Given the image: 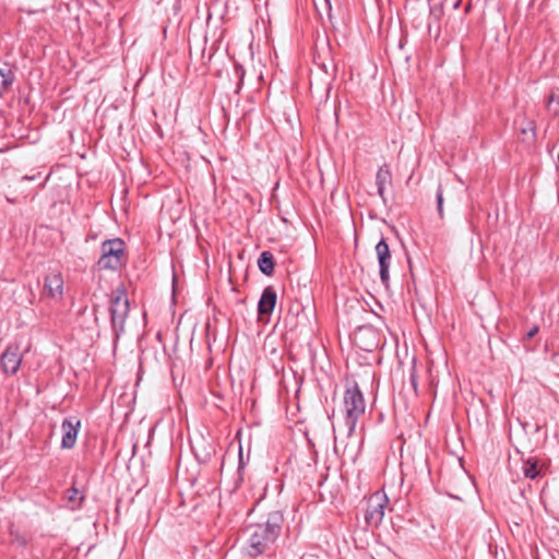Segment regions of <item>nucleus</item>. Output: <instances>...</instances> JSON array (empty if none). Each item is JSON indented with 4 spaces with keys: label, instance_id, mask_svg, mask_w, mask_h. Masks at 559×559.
Segmentation results:
<instances>
[{
    "label": "nucleus",
    "instance_id": "obj_14",
    "mask_svg": "<svg viewBox=\"0 0 559 559\" xmlns=\"http://www.w3.org/2000/svg\"><path fill=\"white\" fill-rule=\"evenodd\" d=\"M67 507L71 510H76L81 507L84 495L75 487H71L66 493Z\"/></svg>",
    "mask_w": 559,
    "mask_h": 559
},
{
    "label": "nucleus",
    "instance_id": "obj_15",
    "mask_svg": "<svg viewBox=\"0 0 559 559\" xmlns=\"http://www.w3.org/2000/svg\"><path fill=\"white\" fill-rule=\"evenodd\" d=\"M523 141L534 142L536 139V124L533 120L524 119L520 128Z\"/></svg>",
    "mask_w": 559,
    "mask_h": 559
},
{
    "label": "nucleus",
    "instance_id": "obj_19",
    "mask_svg": "<svg viewBox=\"0 0 559 559\" xmlns=\"http://www.w3.org/2000/svg\"><path fill=\"white\" fill-rule=\"evenodd\" d=\"M242 469H243L242 449H241V447H239V464H238V469H237V479L235 480L234 489L238 488L239 485L243 480Z\"/></svg>",
    "mask_w": 559,
    "mask_h": 559
},
{
    "label": "nucleus",
    "instance_id": "obj_8",
    "mask_svg": "<svg viewBox=\"0 0 559 559\" xmlns=\"http://www.w3.org/2000/svg\"><path fill=\"white\" fill-rule=\"evenodd\" d=\"M81 428V420L75 417L64 418L61 424L62 449H72L75 445L79 430Z\"/></svg>",
    "mask_w": 559,
    "mask_h": 559
},
{
    "label": "nucleus",
    "instance_id": "obj_22",
    "mask_svg": "<svg viewBox=\"0 0 559 559\" xmlns=\"http://www.w3.org/2000/svg\"><path fill=\"white\" fill-rule=\"evenodd\" d=\"M234 72L235 75L239 79V84H241L246 73L245 68L240 63H235ZM238 87H240V85H238Z\"/></svg>",
    "mask_w": 559,
    "mask_h": 559
},
{
    "label": "nucleus",
    "instance_id": "obj_23",
    "mask_svg": "<svg viewBox=\"0 0 559 559\" xmlns=\"http://www.w3.org/2000/svg\"><path fill=\"white\" fill-rule=\"evenodd\" d=\"M538 330L539 329L537 325L533 326L530 331H527L526 338L532 340L537 334Z\"/></svg>",
    "mask_w": 559,
    "mask_h": 559
},
{
    "label": "nucleus",
    "instance_id": "obj_10",
    "mask_svg": "<svg viewBox=\"0 0 559 559\" xmlns=\"http://www.w3.org/2000/svg\"><path fill=\"white\" fill-rule=\"evenodd\" d=\"M21 356L19 354L17 348H13L12 346H9L5 352L1 355L0 364L2 367V370L5 373H15L21 365Z\"/></svg>",
    "mask_w": 559,
    "mask_h": 559
},
{
    "label": "nucleus",
    "instance_id": "obj_2",
    "mask_svg": "<svg viewBox=\"0 0 559 559\" xmlns=\"http://www.w3.org/2000/svg\"><path fill=\"white\" fill-rule=\"evenodd\" d=\"M343 402L345 408L344 425L347 436L350 437L355 432L358 419L366 411L364 394L356 382L346 386Z\"/></svg>",
    "mask_w": 559,
    "mask_h": 559
},
{
    "label": "nucleus",
    "instance_id": "obj_18",
    "mask_svg": "<svg viewBox=\"0 0 559 559\" xmlns=\"http://www.w3.org/2000/svg\"><path fill=\"white\" fill-rule=\"evenodd\" d=\"M409 384L415 395L418 393V376L416 370V359H413V364L409 370Z\"/></svg>",
    "mask_w": 559,
    "mask_h": 559
},
{
    "label": "nucleus",
    "instance_id": "obj_27",
    "mask_svg": "<svg viewBox=\"0 0 559 559\" xmlns=\"http://www.w3.org/2000/svg\"><path fill=\"white\" fill-rule=\"evenodd\" d=\"M23 179H26V180H33V179H34V177H33V176H32V177L24 176V177H23Z\"/></svg>",
    "mask_w": 559,
    "mask_h": 559
},
{
    "label": "nucleus",
    "instance_id": "obj_11",
    "mask_svg": "<svg viewBox=\"0 0 559 559\" xmlns=\"http://www.w3.org/2000/svg\"><path fill=\"white\" fill-rule=\"evenodd\" d=\"M277 295L272 286H267L263 289L260 300L258 302V313L260 316H270L276 305Z\"/></svg>",
    "mask_w": 559,
    "mask_h": 559
},
{
    "label": "nucleus",
    "instance_id": "obj_28",
    "mask_svg": "<svg viewBox=\"0 0 559 559\" xmlns=\"http://www.w3.org/2000/svg\"><path fill=\"white\" fill-rule=\"evenodd\" d=\"M557 159H558V168H559V153H558V157H557Z\"/></svg>",
    "mask_w": 559,
    "mask_h": 559
},
{
    "label": "nucleus",
    "instance_id": "obj_25",
    "mask_svg": "<svg viewBox=\"0 0 559 559\" xmlns=\"http://www.w3.org/2000/svg\"><path fill=\"white\" fill-rule=\"evenodd\" d=\"M13 542L17 545V546H25L26 545V539L22 536H16Z\"/></svg>",
    "mask_w": 559,
    "mask_h": 559
},
{
    "label": "nucleus",
    "instance_id": "obj_7",
    "mask_svg": "<svg viewBox=\"0 0 559 559\" xmlns=\"http://www.w3.org/2000/svg\"><path fill=\"white\" fill-rule=\"evenodd\" d=\"M43 295L51 300L59 301L63 296V278L59 271L46 275Z\"/></svg>",
    "mask_w": 559,
    "mask_h": 559
},
{
    "label": "nucleus",
    "instance_id": "obj_13",
    "mask_svg": "<svg viewBox=\"0 0 559 559\" xmlns=\"http://www.w3.org/2000/svg\"><path fill=\"white\" fill-rule=\"evenodd\" d=\"M259 270L270 276L274 272V258L270 251H263L258 259Z\"/></svg>",
    "mask_w": 559,
    "mask_h": 559
},
{
    "label": "nucleus",
    "instance_id": "obj_9",
    "mask_svg": "<svg viewBox=\"0 0 559 559\" xmlns=\"http://www.w3.org/2000/svg\"><path fill=\"white\" fill-rule=\"evenodd\" d=\"M192 451L199 463L206 464L215 454L216 448L213 440L201 437L192 442Z\"/></svg>",
    "mask_w": 559,
    "mask_h": 559
},
{
    "label": "nucleus",
    "instance_id": "obj_26",
    "mask_svg": "<svg viewBox=\"0 0 559 559\" xmlns=\"http://www.w3.org/2000/svg\"><path fill=\"white\" fill-rule=\"evenodd\" d=\"M460 3H461V1H460V0H457V1L453 4V8H454V9H457V8L460 7Z\"/></svg>",
    "mask_w": 559,
    "mask_h": 559
},
{
    "label": "nucleus",
    "instance_id": "obj_20",
    "mask_svg": "<svg viewBox=\"0 0 559 559\" xmlns=\"http://www.w3.org/2000/svg\"><path fill=\"white\" fill-rule=\"evenodd\" d=\"M436 199H437V209L440 217H443V192L442 187L439 185L437 192H436Z\"/></svg>",
    "mask_w": 559,
    "mask_h": 559
},
{
    "label": "nucleus",
    "instance_id": "obj_16",
    "mask_svg": "<svg viewBox=\"0 0 559 559\" xmlns=\"http://www.w3.org/2000/svg\"><path fill=\"white\" fill-rule=\"evenodd\" d=\"M538 462L535 457H530L523 462L522 471L525 477L535 479L539 475Z\"/></svg>",
    "mask_w": 559,
    "mask_h": 559
},
{
    "label": "nucleus",
    "instance_id": "obj_24",
    "mask_svg": "<svg viewBox=\"0 0 559 559\" xmlns=\"http://www.w3.org/2000/svg\"><path fill=\"white\" fill-rule=\"evenodd\" d=\"M7 84V78L3 72L0 71V95L2 94V91L4 90Z\"/></svg>",
    "mask_w": 559,
    "mask_h": 559
},
{
    "label": "nucleus",
    "instance_id": "obj_4",
    "mask_svg": "<svg viewBox=\"0 0 559 559\" xmlns=\"http://www.w3.org/2000/svg\"><path fill=\"white\" fill-rule=\"evenodd\" d=\"M126 253V243L121 238H112L103 241L102 254L97 261L99 270L120 269L123 264Z\"/></svg>",
    "mask_w": 559,
    "mask_h": 559
},
{
    "label": "nucleus",
    "instance_id": "obj_5",
    "mask_svg": "<svg viewBox=\"0 0 559 559\" xmlns=\"http://www.w3.org/2000/svg\"><path fill=\"white\" fill-rule=\"evenodd\" d=\"M386 504L388 498L385 496L376 495L369 500L365 513V521L368 526L377 527L382 523Z\"/></svg>",
    "mask_w": 559,
    "mask_h": 559
},
{
    "label": "nucleus",
    "instance_id": "obj_17",
    "mask_svg": "<svg viewBox=\"0 0 559 559\" xmlns=\"http://www.w3.org/2000/svg\"><path fill=\"white\" fill-rule=\"evenodd\" d=\"M314 5L317 12L322 16L326 14V16L331 20L332 17V4L331 0H314Z\"/></svg>",
    "mask_w": 559,
    "mask_h": 559
},
{
    "label": "nucleus",
    "instance_id": "obj_3",
    "mask_svg": "<svg viewBox=\"0 0 559 559\" xmlns=\"http://www.w3.org/2000/svg\"><path fill=\"white\" fill-rule=\"evenodd\" d=\"M109 310L111 329L115 342H117L124 332V323L130 310L129 299L126 295L124 287H118L112 293Z\"/></svg>",
    "mask_w": 559,
    "mask_h": 559
},
{
    "label": "nucleus",
    "instance_id": "obj_6",
    "mask_svg": "<svg viewBox=\"0 0 559 559\" xmlns=\"http://www.w3.org/2000/svg\"><path fill=\"white\" fill-rule=\"evenodd\" d=\"M376 253L379 262L380 280L388 287L390 282L391 251L384 238H381L376 245Z\"/></svg>",
    "mask_w": 559,
    "mask_h": 559
},
{
    "label": "nucleus",
    "instance_id": "obj_12",
    "mask_svg": "<svg viewBox=\"0 0 559 559\" xmlns=\"http://www.w3.org/2000/svg\"><path fill=\"white\" fill-rule=\"evenodd\" d=\"M391 171L386 165L379 167L376 175V185L379 197L385 202L384 191L386 183L391 182Z\"/></svg>",
    "mask_w": 559,
    "mask_h": 559
},
{
    "label": "nucleus",
    "instance_id": "obj_1",
    "mask_svg": "<svg viewBox=\"0 0 559 559\" xmlns=\"http://www.w3.org/2000/svg\"><path fill=\"white\" fill-rule=\"evenodd\" d=\"M284 515L281 511H272L265 522L250 524L246 527L245 551L251 558L274 554V545L281 535Z\"/></svg>",
    "mask_w": 559,
    "mask_h": 559
},
{
    "label": "nucleus",
    "instance_id": "obj_21",
    "mask_svg": "<svg viewBox=\"0 0 559 559\" xmlns=\"http://www.w3.org/2000/svg\"><path fill=\"white\" fill-rule=\"evenodd\" d=\"M547 107L555 116L559 115V98H556L554 95H551L549 97Z\"/></svg>",
    "mask_w": 559,
    "mask_h": 559
}]
</instances>
